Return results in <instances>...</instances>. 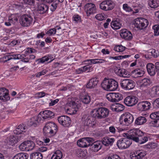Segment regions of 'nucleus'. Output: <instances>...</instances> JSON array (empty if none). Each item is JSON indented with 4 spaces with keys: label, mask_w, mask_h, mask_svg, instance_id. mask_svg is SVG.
<instances>
[{
    "label": "nucleus",
    "mask_w": 159,
    "mask_h": 159,
    "mask_svg": "<svg viewBox=\"0 0 159 159\" xmlns=\"http://www.w3.org/2000/svg\"><path fill=\"white\" fill-rule=\"evenodd\" d=\"M58 120L59 124L65 127L69 126L71 123L70 118L66 116H59L58 118Z\"/></svg>",
    "instance_id": "obj_12"
},
{
    "label": "nucleus",
    "mask_w": 159,
    "mask_h": 159,
    "mask_svg": "<svg viewBox=\"0 0 159 159\" xmlns=\"http://www.w3.org/2000/svg\"><path fill=\"white\" fill-rule=\"evenodd\" d=\"M138 99L135 96H129L124 99V102L128 106H133L137 103Z\"/></svg>",
    "instance_id": "obj_13"
},
{
    "label": "nucleus",
    "mask_w": 159,
    "mask_h": 159,
    "mask_svg": "<svg viewBox=\"0 0 159 159\" xmlns=\"http://www.w3.org/2000/svg\"><path fill=\"white\" fill-rule=\"evenodd\" d=\"M90 146L93 151L97 152L102 148V144L101 141H98L91 144Z\"/></svg>",
    "instance_id": "obj_20"
},
{
    "label": "nucleus",
    "mask_w": 159,
    "mask_h": 159,
    "mask_svg": "<svg viewBox=\"0 0 159 159\" xmlns=\"http://www.w3.org/2000/svg\"><path fill=\"white\" fill-rule=\"evenodd\" d=\"M146 152L143 150H137L134 152L130 157L131 159H145Z\"/></svg>",
    "instance_id": "obj_15"
},
{
    "label": "nucleus",
    "mask_w": 159,
    "mask_h": 159,
    "mask_svg": "<svg viewBox=\"0 0 159 159\" xmlns=\"http://www.w3.org/2000/svg\"><path fill=\"white\" fill-rule=\"evenodd\" d=\"M41 115L42 118L44 119L51 118L54 115V113L49 110H45L40 113L39 116Z\"/></svg>",
    "instance_id": "obj_22"
},
{
    "label": "nucleus",
    "mask_w": 159,
    "mask_h": 159,
    "mask_svg": "<svg viewBox=\"0 0 159 159\" xmlns=\"http://www.w3.org/2000/svg\"><path fill=\"white\" fill-rule=\"evenodd\" d=\"M115 141L114 138L108 137H104L102 140V144H103L105 146L108 147L111 146Z\"/></svg>",
    "instance_id": "obj_19"
},
{
    "label": "nucleus",
    "mask_w": 159,
    "mask_h": 159,
    "mask_svg": "<svg viewBox=\"0 0 159 159\" xmlns=\"http://www.w3.org/2000/svg\"><path fill=\"white\" fill-rule=\"evenodd\" d=\"M46 73L45 70H43L42 71L39 72L35 74V76L39 78L40 76L44 75Z\"/></svg>",
    "instance_id": "obj_58"
},
{
    "label": "nucleus",
    "mask_w": 159,
    "mask_h": 159,
    "mask_svg": "<svg viewBox=\"0 0 159 159\" xmlns=\"http://www.w3.org/2000/svg\"><path fill=\"white\" fill-rule=\"evenodd\" d=\"M150 117L152 119L156 118L159 119V111H156L151 113L150 115Z\"/></svg>",
    "instance_id": "obj_46"
},
{
    "label": "nucleus",
    "mask_w": 159,
    "mask_h": 159,
    "mask_svg": "<svg viewBox=\"0 0 159 159\" xmlns=\"http://www.w3.org/2000/svg\"><path fill=\"white\" fill-rule=\"evenodd\" d=\"M114 7V4L113 2L110 0L103 1L100 5V8L105 11L111 10Z\"/></svg>",
    "instance_id": "obj_9"
},
{
    "label": "nucleus",
    "mask_w": 159,
    "mask_h": 159,
    "mask_svg": "<svg viewBox=\"0 0 159 159\" xmlns=\"http://www.w3.org/2000/svg\"><path fill=\"white\" fill-rule=\"evenodd\" d=\"M105 60L103 59H95L87 60L84 61V62H88L85 63L86 64L91 65L92 64H95L102 63L105 62Z\"/></svg>",
    "instance_id": "obj_31"
},
{
    "label": "nucleus",
    "mask_w": 159,
    "mask_h": 159,
    "mask_svg": "<svg viewBox=\"0 0 159 159\" xmlns=\"http://www.w3.org/2000/svg\"><path fill=\"white\" fill-rule=\"evenodd\" d=\"M27 128L24 124L20 125L14 131V133L16 134H20L23 132H25L27 130Z\"/></svg>",
    "instance_id": "obj_28"
},
{
    "label": "nucleus",
    "mask_w": 159,
    "mask_h": 159,
    "mask_svg": "<svg viewBox=\"0 0 159 159\" xmlns=\"http://www.w3.org/2000/svg\"><path fill=\"white\" fill-rule=\"evenodd\" d=\"M24 3L30 5H33L35 3V0H23Z\"/></svg>",
    "instance_id": "obj_54"
},
{
    "label": "nucleus",
    "mask_w": 159,
    "mask_h": 159,
    "mask_svg": "<svg viewBox=\"0 0 159 159\" xmlns=\"http://www.w3.org/2000/svg\"><path fill=\"white\" fill-rule=\"evenodd\" d=\"M30 159H42L43 155L39 152H35L31 154L30 156Z\"/></svg>",
    "instance_id": "obj_37"
},
{
    "label": "nucleus",
    "mask_w": 159,
    "mask_h": 159,
    "mask_svg": "<svg viewBox=\"0 0 159 159\" xmlns=\"http://www.w3.org/2000/svg\"><path fill=\"white\" fill-rule=\"evenodd\" d=\"M148 24L147 20L144 18H138L135 19L134 25L137 28L142 30L145 28Z\"/></svg>",
    "instance_id": "obj_7"
},
{
    "label": "nucleus",
    "mask_w": 159,
    "mask_h": 159,
    "mask_svg": "<svg viewBox=\"0 0 159 159\" xmlns=\"http://www.w3.org/2000/svg\"><path fill=\"white\" fill-rule=\"evenodd\" d=\"M111 109L113 111L120 112L123 111L125 109V107L119 103H114L111 105Z\"/></svg>",
    "instance_id": "obj_23"
},
{
    "label": "nucleus",
    "mask_w": 159,
    "mask_h": 159,
    "mask_svg": "<svg viewBox=\"0 0 159 159\" xmlns=\"http://www.w3.org/2000/svg\"><path fill=\"white\" fill-rule=\"evenodd\" d=\"M95 18L99 20H102L106 19V17L102 14H97L95 17Z\"/></svg>",
    "instance_id": "obj_48"
},
{
    "label": "nucleus",
    "mask_w": 159,
    "mask_h": 159,
    "mask_svg": "<svg viewBox=\"0 0 159 159\" xmlns=\"http://www.w3.org/2000/svg\"><path fill=\"white\" fill-rule=\"evenodd\" d=\"M147 68L148 72L150 75L153 76L155 75V66L153 64L151 63L148 64L147 66Z\"/></svg>",
    "instance_id": "obj_30"
},
{
    "label": "nucleus",
    "mask_w": 159,
    "mask_h": 159,
    "mask_svg": "<svg viewBox=\"0 0 159 159\" xmlns=\"http://www.w3.org/2000/svg\"><path fill=\"white\" fill-rule=\"evenodd\" d=\"M113 93V94H114V97H115V99L116 101V102H119L123 99V96L121 94L118 93Z\"/></svg>",
    "instance_id": "obj_44"
},
{
    "label": "nucleus",
    "mask_w": 159,
    "mask_h": 159,
    "mask_svg": "<svg viewBox=\"0 0 159 159\" xmlns=\"http://www.w3.org/2000/svg\"><path fill=\"white\" fill-rule=\"evenodd\" d=\"M10 99L8 90L5 88H0V100L6 102Z\"/></svg>",
    "instance_id": "obj_17"
},
{
    "label": "nucleus",
    "mask_w": 159,
    "mask_h": 159,
    "mask_svg": "<svg viewBox=\"0 0 159 159\" xmlns=\"http://www.w3.org/2000/svg\"><path fill=\"white\" fill-rule=\"evenodd\" d=\"M121 120H122V123L126 126H129L133 121L134 117L133 115L129 112L123 114L121 116Z\"/></svg>",
    "instance_id": "obj_8"
},
{
    "label": "nucleus",
    "mask_w": 159,
    "mask_h": 159,
    "mask_svg": "<svg viewBox=\"0 0 159 159\" xmlns=\"http://www.w3.org/2000/svg\"><path fill=\"white\" fill-rule=\"evenodd\" d=\"M101 86L105 90L113 91L118 88V82L114 80L105 78L102 83Z\"/></svg>",
    "instance_id": "obj_2"
},
{
    "label": "nucleus",
    "mask_w": 159,
    "mask_h": 159,
    "mask_svg": "<svg viewBox=\"0 0 159 159\" xmlns=\"http://www.w3.org/2000/svg\"><path fill=\"white\" fill-rule=\"evenodd\" d=\"M67 105L70 106L71 107V109H68V110H71L72 111V113H70V114H75L76 112L77 111L78 109V107L77 105L76 104V103L74 101H71L68 102L67 103Z\"/></svg>",
    "instance_id": "obj_27"
},
{
    "label": "nucleus",
    "mask_w": 159,
    "mask_h": 159,
    "mask_svg": "<svg viewBox=\"0 0 159 159\" xmlns=\"http://www.w3.org/2000/svg\"><path fill=\"white\" fill-rule=\"evenodd\" d=\"M59 100L58 99H57L55 100H50L51 102L49 103V106H54L59 101Z\"/></svg>",
    "instance_id": "obj_57"
},
{
    "label": "nucleus",
    "mask_w": 159,
    "mask_h": 159,
    "mask_svg": "<svg viewBox=\"0 0 159 159\" xmlns=\"http://www.w3.org/2000/svg\"><path fill=\"white\" fill-rule=\"evenodd\" d=\"M82 120L84 125L89 127H93L96 123V120L93 116L83 117Z\"/></svg>",
    "instance_id": "obj_14"
},
{
    "label": "nucleus",
    "mask_w": 159,
    "mask_h": 159,
    "mask_svg": "<svg viewBox=\"0 0 159 159\" xmlns=\"http://www.w3.org/2000/svg\"><path fill=\"white\" fill-rule=\"evenodd\" d=\"M48 6L44 3L38 4L37 6V10L41 14H43L46 12L48 10Z\"/></svg>",
    "instance_id": "obj_24"
},
{
    "label": "nucleus",
    "mask_w": 159,
    "mask_h": 159,
    "mask_svg": "<svg viewBox=\"0 0 159 159\" xmlns=\"http://www.w3.org/2000/svg\"><path fill=\"white\" fill-rule=\"evenodd\" d=\"M152 29L154 31L155 35L158 36L159 35V25H155L152 27Z\"/></svg>",
    "instance_id": "obj_45"
},
{
    "label": "nucleus",
    "mask_w": 159,
    "mask_h": 159,
    "mask_svg": "<svg viewBox=\"0 0 159 159\" xmlns=\"http://www.w3.org/2000/svg\"><path fill=\"white\" fill-rule=\"evenodd\" d=\"M131 73L132 75L137 77H141L143 75L144 72L143 70L140 68H137L133 70Z\"/></svg>",
    "instance_id": "obj_29"
},
{
    "label": "nucleus",
    "mask_w": 159,
    "mask_h": 159,
    "mask_svg": "<svg viewBox=\"0 0 159 159\" xmlns=\"http://www.w3.org/2000/svg\"><path fill=\"white\" fill-rule=\"evenodd\" d=\"M53 57L51 55H48L45 56L41 58L38 59V61H39V63H43L45 61H49V62H51L53 60Z\"/></svg>",
    "instance_id": "obj_32"
},
{
    "label": "nucleus",
    "mask_w": 159,
    "mask_h": 159,
    "mask_svg": "<svg viewBox=\"0 0 159 159\" xmlns=\"http://www.w3.org/2000/svg\"><path fill=\"white\" fill-rule=\"evenodd\" d=\"M28 155L26 153H20L16 154L13 158V159H27Z\"/></svg>",
    "instance_id": "obj_35"
},
{
    "label": "nucleus",
    "mask_w": 159,
    "mask_h": 159,
    "mask_svg": "<svg viewBox=\"0 0 159 159\" xmlns=\"http://www.w3.org/2000/svg\"><path fill=\"white\" fill-rule=\"evenodd\" d=\"M93 117L101 119L107 117L109 114V110L105 107H100L93 109L92 111Z\"/></svg>",
    "instance_id": "obj_4"
},
{
    "label": "nucleus",
    "mask_w": 159,
    "mask_h": 159,
    "mask_svg": "<svg viewBox=\"0 0 159 159\" xmlns=\"http://www.w3.org/2000/svg\"><path fill=\"white\" fill-rule=\"evenodd\" d=\"M147 121V119L145 117L140 116L137 118L135 121V124L137 125H143Z\"/></svg>",
    "instance_id": "obj_33"
},
{
    "label": "nucleus",
    "mask_w": 159,
    "mask_h": 159,
    "mask_svg": "<svg viewBox=\"0 0 159 159\" xmlns=\"http://www.w3.org/2000/svg\"><path fill=\"white\" fill-rule=\"evenodd\" d=\"M25 56V55L23 54H14L12 55L13 59H22L24 58Z\"/></svg>",
    "instance_id": "obj_50"
},
{
    "label": "nucleus",
    "mask_w": 159,
    "mask_h": 159,
    "mask_svg": "<svg viewBox=\"0 0 159 159\" xmlns=\"http://www.w3.org/2000/svg\"><path fill=\"white\" fill-rule=\"evenodd\" d=\"M26 144V141H25L23 142L20 145L19 148L21 151H27Z\"/></svg>",
    "instance_id": "obj_51"
},
{
    "label": "nucleus",
    "mask_w": 159,
    "mask_h": 159,
    "mask_svg": "<svg viewBox=\"0 0 159 159\" xmlns=\"http://www.w3.org/2000/svg\"><path fill=\"white\" fill-rule=\"evenodd\" d=\"M26 143L27 151L32 150L35 147V144L32 141H26Z\"/></svg>",
    "instance_id": "obj_39"
},
{
    "label": "nucleus",
    "mask_w": 159,
    "mask_h": 159,
    "mask_svg": "<svg viewBox=\"0 0 159 159\" xmlns=\"http://www.w3.org/2000/svg\"><path fill=\"white\" fill-rule=\"evenodd\" d=\"M34 21L33 17L30 14H25L21 16L20 19V22L24 27H28L31 25Z\"/></svg>",
    "instance_id": "obj_5"
},
{
    "label": "nucleus",
    "mask_w": 159,
    "mask_h": 159,
    "mask_svg": "<svg viewBox=\"0 0 159 159\" xmlns=\"http://www.w3.org/2000/svg\"><path fill=\"white\" fill-rule=\"evenodd\" d=\"M154 105L157 107H159V98H157L153 102Z\"/></svg>",
    "instance_id": "obj_64"
},
{
    "label": "nucleus",
    "mask_w": 159,
    "mask_h": 159,
    "mask_svg": "<svg viewBox=\"0 0 159 159\" xmlns=\"http://www.w3.org/2000/svg\"><path fill=\"white\" fill-rule=\"evenodd\" d=\"M84 10L86 12L87 16H89L96 12V9L95 5L94 4L89 3L85 5Z\"/></svg>",
    "instance_id": "obj_11"
},
{
    "label": "nucleus",
    "mask_w": 159,
    "mask_h": 159,
    "mask_svg": "<svg viewBox=\"0 0 159 159\" xmlns=\"http://www.w3.org/2000/svg\"><path fill=\"white\" fill-rule=\"evenodd\" d=\"M91 100L90 97L89 95H85L81 98V101L84 104H89Z\"/></svg>",
    "instance_id": "obj_41"
},
{
    "label": "nucleus",
    "mask_w": 159,
    "mask_h": 159,
    "mask_svg": "<svg viewBox=\"0 0 159 159\" xmlns=\"http://www.w3.org/2000/svg\"><path fill=\"white\" fill-rule=\"evenodd\" d=\"M93 139L90 137L84 138L79 140L77 143V145L80 147H87L90 146L92 143Z\"/></svg>",
    "instance_id": "obj_10"
},
{
    "label": "nucleus",
    "mask_w": 159,
    "mask_h": 159,
    "mask_svg": "<svg viewBox=\"0 0 159 159\" xmlns=\"http://www.w3.org/2000/svg\"><path fill=\"white\" fill-rule=\"evenodd\" d=\"M57 131V125L53 122L46 124L43 129V133L46 135L52 136L56 134Z\"/></svg>",
    "instance_id": "obj_3"
},
{
    "label": "nucleus",
    "mask_w": 159,
    "mask_h": 159,
    "mask_svg": "<svg viewBox=\"0 0 159 159\" xmlns=\"http://www.w3.org/2000/svg\"><path fill=\"white\" fill-rule=\"evenodd\" d=\"M129 133L127 138H121L117 141L116 144L119 148L123 149L128 148L132 143L130 140L140 144H143L148 141V138L144 136L143 132L139 129H131Z\"/></svg>",
    "instance_id": "obj_1"
},
{
    "label": "nucleus",
    "mask_w": 159,
    "mask_h": 159,
    "mask_svg": "<svg viewBox=\"0 0 159 159\" xmlns=\"http://www.w3.org/2000/svg\"><path fill=\"white\" fill-rule=\"evenodd\" d=\"M150 53L154 57H157L158 55L157 52L155 49H152Z\"/></svg>",
    "instance_id": "obj_61"
},
{
    "label": "nucleus",
    "mask_w": 159,
    "mask_h": 159,
    "mask_svg": "<svg viewBox=\"0 0 159 159\" xmlns=\"http://www.w3.org/2000/svg\"><path fill=\"white\" fill-rule=\"evenodd\" d=\"M120 34L121 37L126 40H130L132 38V35L131 32L126 29L121 30Z\"/></svg>",
    "instance_id": "obj_18"
},
{
    "label": "nucleus",
    "mask_w": 159,
    "mask_h": 159,
    "mask_svg": "<svg viewBox=\"0 0 159 159\" xmlns=\"http://www.w3.org/2000/svg\"><path fill=\"white\" fill-rule=\"evenodd\" d=\"M56 32V29H52L50 30L47 31L46 34H48V36H51L54 34Z\"/></svg>",
    "instance_id": "obj_53"
},
{
    "label": "nucleus",
    "mask_w": 159,
    "mask_h": 159,
    "mask_svg": "<svg viewBox=\"0 0 159 159\" xmlns=\"http://www.w3.org/2000/svg\"><path fill=\"white\" fill-rule=\"evenodd\" d=\"M155 67L157 73V76L159 78V62H157L155 63Z\"/></svg>",
    "instance_id": "obj_59"
},
{
    "label": "nucleus",
    "mask_w": 159,
    "mask_h": 159,
    "mask_svg": "<svg viewBox=\"0 0 159 159\" xmlns=\"http://www.w3.org/2000/svg\"><path fill=\"white\" fill-rule=\"evenodd\" d=\"M111 26L113 29L118 30L121 28L122 24L119 19H114L111 22Z\"/></svg>",
    "instance_id": "obj_25"
},
{
    "label": "nucleus",
    "mask_w": 159,
    "mask_h": 159,
    "mask_svg": "<svg viewBox=\"0 0 159 159\" xmlns=\"http://www.w3.org/2000/svg\"><path fill=\"white\" fill-rule=\"evenodd\" d=\"M106 98L107 99L112 102H115L116 101L115 99L114 94L113 93H111L107 94L106 96Z\"/></svg>",
    "instance_id": "obj_43"
},
{
    "label": "nucleus",
    "mask_w": 159,
    "mask_h": 159,
    "mask_svg": "<svg viewBox=\"0 0 159 159\" xmlns=\"http://www.w3.org/2000/svg\"><path fill=\"white\" fill-rule=\"evenodd\" d=\"M39 120H40L39 118V117H36V118L35 119V122L32 123V125L34 127L36 126L37 125H38L39 124Z\"/></svg>",
    "instance_id": "obj_63"
},
{
    "label": "nucleus",
    "mask_w": 159,
    "mask_h": 159,
    "mask_svg": "<svg viewBox=\"0 0 159 159\" xmlns=\"http://www.w3.org/2000/svg\"><path fill=\"white\" fill-rule=\"evenodd\" d=\"M125 48L122 46H117L115 48V50L118 52H122L125 50Z\"/></svg>",
    "instance_id": "obj_52"
},
{
    "label": "nucleus",
    "mask_w": 159,
    "mask_h": 159,
    "mask_svg": "<svg viewBox=\"0 0 159 159\" xmlns=\"http://www.w3.org/2000/svg\"><path fill=\"white\" fill-rule=\"evenodd\" d=\"M117 74L119 76L124 78L128 77L129 75V74L124 69H119Z\"/></svg>",
    "instance_id": "obj_38"
},
{
    "label": "nucleus",
    "mask_w": 159,
    "mask_h": 159,
    "mask_svg": "<svg viewBox=\"0 0 159 159\" xmlns=\"http://www.w3.org/2000/svg\"><path fill=\"white\" fill-rule=\"evenodd\" d=\"M151 83V81L149 79L144 78L142 81L140 85L141 87H144L149 86Z\"/></svg>",
    "instance_id": "obj_40"
},
{
    "label": "nucleus",
    "mask_w": 159,
    "mask_h": 159,
    "mask_svg": "<svg viewBox=\"0 0 159 159\" xmlns=\"http://www.w3.org/2000/svg\"><path fill=\"white\" fill-rule=\"evenodd\" d=\"M20 135H11L9 137L8 143L10 145L13 146L20 141Z\"/></svg>",
    "instance_id": "obj_21"
},
{
    "label": "nucleus",
    "mask_w": 159,
    "mask_h": 159,
    "mask_svg": "<svg viewBox=\"0 0 159 159\" xmlns=\"http://www.w3.org/2000/svg\"><path fill=\"white\" fill-rule=\"evenodd\" d=\"M73 18L76 22L81 21V18L78 15H74L73 16Z\"/></svg>",
    "instance_id": "obj_56"
},
{
    "label": "nucleus",
    "mask_w": 159,
    "mask_h": 159,
    "mask_svg": "<svg viewBox=\"0 0 159 159\" xmlns=\"http://www.w3.org/2000/svg\"><path fill=\"white\" fill-rule=\"evenodd\" d=\"M98 83V80L97 78L95 77L90 79L87 84L86 87L89 89L93 88L97 86Z\"/></svg>",
    "instance_id": "obj_26"
},
{
    "label": "nucleus",
    "mask_w": 159,
    "mask_h": 159,
    "mask_svg": "<svg viewBox=\"0 0 159 159\" xmlns=\"http://www.w3.org/2000/svg\"><path fill=\"white\" fill-rule=\"evenodd\" d=\"M151 103L147 101H143L138 103L137 107L141 111H145L150 109Z\"/></svg>",
    "instance_id": "obj_16"
},
{
    "label": "nucleus",
    "mask_w": 159,
    "mask_h": 159,
    "mask_svg": "<svg viewBox=\"0 0 159 159\" xmlns=\"http://www.w3.org/2000/svg\"><path fill=\"white\" fill-rule=\"evenodd\" d=\"M107 159H121V158L117 155L114 154L110 155Z\"/></svg>",
    "instance_id": "obj_55"
},
{
    "label": "nucleus",
    "mask_w": 159,
    "mask_h": 159,
    "mask_svg": "<svg viewBox=\"0 0 159 159\" xmlns=\"http://www.w3.org/2000/svg\"><path fill=\"white\" fill-rule=\"evenodd\" d=\"M120 85L121 88L125 90H129L133 89L135 86L134 81L129 79H125L121 81Z\"/></svg>",
    "instance_id": "obj_6"
},
{
    "label": "nucleus",
    "mask_w": 159,
    "mask_h": 159,
    "mask_svg": "<svg viewBox=\"0 0 159 159\" xmlns=\"http://www.w3.org/2000/svg\"><path fill=\"white\" fill-rule=\"evenodd\" d=\"M12 59H13L12 55H8L1 58L0 59V61L1 62L5 63Z\"/></svg>",
    "instance_id": "obj_42"
},
{
    "label": "nucleus",
    "mask_w": 159,
    "mask_h": 159,
    "mask_svg": "<svg viewBox=\"0 0 159 159\" xmlns=\"http://www.w3.org/2000/svg\"><path fill=\"white\" fill-rule=\"evenodd\" d=\"M151 95L152 97H159V86H153L151 89Z\"/></svg>",
    "instance_id": "obj_34"
},
{
    "label": "nucleus",
    "mask_w": 159,
    "mask_h": 159,
    "mask_svg": "<svg viewBox=\"0 0 159 159\" xmlns=\"http://www.w3.org/2000/svg\"><path fill=\"white\" fill-rule=\"evenodd\" d=\"M24 51H25V54H28L32 53H34L36 52V50L35 49L29 48H26Z\"/></svg>",
    "instance_id": "obj_49"
},
{
    "label": "nucleus",
    "mask_w": 159,
    "mask_h": 159,
    "mask_svg": "<svg viewBox=\"0 0 159 159\" xmlns=\"http://www.w3.org/2000/svg\"><path fill=\"white\" fill-rule=\"evenodd\" d=\"M51 7L50 9L52 11H54L56 9L57 7V4L55 2H53L51 5Z\"/></svg>",
    "instance_id": "obj_60"
},
{
    "label": "nucleus",
    "mask_w": 159,
    "mask_h": 159,
    "mask_svg": "<svg viewBox=\"0 0 159 159\" xmlns=\"http://www.w3.org/2000/svg\"><path fill=\"white\" fill-rule=\"evenodd\" d=\"M148 4L152 8H156L159 6V0H148Z\"/></svg>",
    "instance_id": "obj_36"
},
{
    "label": "nucleus",
    "mask_w": 159,
    "mask_h": 159,
    "mask_svg": "<svg viewBox=\"0 0 159 159\" xmlns=\"http://www.w3.org/2000/svg\"><path fill=\"white\" fill-rule=\"evenodd\" d=\"M123 8L126 12H130L133 11L132 9L130 7L127 3H125L123 5Z\"/></svg>",
    "instance_id": "obj_47"
},
{
    "label": "nucleus",
    "mask_w": 159,
    "mask_h": 159,
    "mask_svg": "<svg viewBox=\"0 0 159 159\" xmlns=\"http://www.w3.org/2000/svg\"><path fill=\"white\" fill-rule=\"evenodd\" d=\"M55 154L57 155V156H58L59 157L62 158V154L60 150H57L56 152H55L54 153Z\"/></svg>",
    "instance_id": "obj_62"
}]
</instances>
